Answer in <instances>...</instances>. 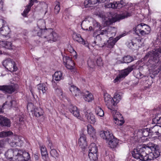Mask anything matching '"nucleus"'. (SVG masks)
Masks as SVG:
<instances>
[{"label":"nucleus","instance_id":"nucleus-38","mask_svg":"<svg viewBox=\"0 0 161 161\" xmlns=\"http://www.w3.org/2000/svg\"><path fill=\"white\" fill-rule=\"evenodd\" d=\"M48 147L51 149L50 154L51 156L54 158L57 157L58 156V153L57 151L53 148V147L52 146V143L50 142L48 144Z\"/></svg>","mask_w":161,"mask_h":161},{"label":"nucleus","instance_id":"nucleus-16","mask_svg":"<svg viewBox=\"0 0 161 161\" xmlns=\"http://www.w3.org/2000/svg\"><path fill=\"white\" fill-rule=\"evenodd\" d=\"M104 99L106 105L110 110H113L115 107V103H114L113 98L108 94L104 95Z\"/></svg>","mask_w":161,"mask_h":161},{"label":"nucleus","instance_id":"nucleus-19","mask_svg":"<svg viewBox=\"0 0 161 161\" xmlns=\"http://www.w3.org/2000/svg\"><path fill=\"white\" fill-rule=\"evenodd\" d=\"M101 137L106 141V143L111 138L113 137L112 133L108 130H102L100 132Z\"/></svg>","mask_w":161,"mask_h":161},{"label":"nucleus","instance_id":"nucleus-54","mask_svg":"<svg viewBox=\"0 0 161 161\" xmlns=\"http://www.w3.org/2000/svg\"><path fill=\"white\" fill-rule=\"evenodd\" d=\"M4 118L3 116L0 115V124L1 125H2Z\"/></svg>","mask_w":161,"mask_h":161},{"label":"nucleus","instance_id":"nucleus-51","mask_svg":"<svg viewBox=\"0 0 161 161\" xmlns=\"http://www.w3.org/2000/svg\"><path fill=\"white\" fill-rule=\"evenodd\" d=\"M84 5L86 8L90 7L92 6L90 0H85L84 2Z\"/></svg>","mask_w":161,"mask_h":161},{"label":"nucleus","instance_id":"nucleus-18","mask_svg":"<svg viewBox=\"0 0 161 161\" xmlns=\"http://www.w3.org/2000/svg\"><path fill=\"white\" fill-rule=\"evenodd\" d=\"M124 36L123 35H121L114 38L112 37H110L106 43V47L110 48H113L117 42Z\"/></svg>","mask_w":161,"mask_h":161},{"label":"nucleus","instance_id":"nucleus-15","mask_svg":"<svg viewBox=\"0 0 161 161\" xmlns=\"http://www.w3.org/2000/svg\"><path fill=\"white\" fill-rule=\"evenodd\" d=\"M85 117L89 123L94 124L96 122V119L95 115L90 110H84Z\"/></svg>","mask_w":161,"mask_h":161},{"label":"nucleus","instance_id":"nucleus-30","mask_svg":"<svg viewBox=\"0 0 161 161\" xmlns=\"http://www.w3.org/2000/svg\"><path fill=\"white\" fill-rule=\"evenodd\" d=\"M87 131L88 134L90 136L95 138L96 137V132L95 129L91 125H88L87 126Z\"/></svg>","mask_w":161,"mask_h":161},{"label":"nucleus","instance_id":"nucleus-35","mask_svg":"<svg viewBox=\"0 0 161 161\" xmlns=\"http://www.w3.org/2000/svg\"><path fill=\"white\" fill-rule=\"evenodd\" d=\"M53 79L56 81H59L63 79L62 73L61 71H58L55 72L53 76Z\"/></svg>","mask_w":161,"mask_h":161},{"label":"nucleus","instance_id":"nucleus-39","mask_svg":"<svg viewBox=\"0 0 161 161\" xmlns=\"http://www.w3.org/2000/svg\"><path fill=\"white\" fill-rule=\"evenodd\" d=\"M37 87L39 92H40L41 91L43 94L45 93L47 90V87L44 84H40L38 85Z\"/></svg>","mask_w":161,"mask_h":161},{"label":"nucleus","instance_id":"nucleus-56","mask_svg":"<svg viewBox=\"0 0 161 161\" xmlns=\"http://www.w3.org/2000/svg\"><path fill=\"white\" fill-rule=\"evenodd\" d=\"M24 115L19 116L18 118L19 119V121L20 122H22L23 120L24 119Z\"/></svg>","mask_w":161,"mask_h":161},{"label":"nucleus","instance_id":"nucleus-20","mask_svg":"<svg viewBox=\"0 0 161 161\" xmlns=\"http://www.w3.org/2000/svg\"><path fill=\"white\" fill-rule=\"evenodd\" d=\"M69 108L70 112L74 116L80 119H82V117L80 114L79 110L75 106L73 105H70L69 106Z\"/></svg>","mask_w":161,"mask_h":161},{"label":"nucleus","instance_id":"nucleus-13","mask_svg":"<svg viewBox=\"0 0 161 161\" xmlns=\"http://www.w3.org/2000/svg\"><path fill=\"white\" fill-rule=\"evenodd\" d=\"M3 64L6 69L11 72L17 70V68L16 66L15 62L11 59L8 58L4 60Z\"/></svg>","mask_w":161,"mask_h":161},{"label":"nucleus","instance_id":"nucleus-41","mask_svg":"<svg viewBox=\"0 0 161 161\" xmlns=\"http://www.w3.org/2000/svg\"><path fill=\"white\" fill-rule=\"evenodd\" d=\"M131 15V13L126 12L122 13V14L118 15L117 16V18L118 19H123L130 16Z\"/></svg>","mask_w":161,"mask_h":161},{"label":"nucleus","instance_id":"nucleus-45","mask_svg":"<svg viewBox=\"0 0 161 161\" xmlns=\"http://www.w3.org/2000/svg\"><path fill=\"white\" fill-rule=\"evenodd\" d=\"M3 120L2 126H6L8 127H10L11 124L10 120L4 117Z\"/></svg>","mask_w":161,"mask_h":161},{"label":"nucleus","instance_id":"nucleus-53","mask_svg":"<svg viewBox=\"0 0 161 161\" xmlns=\"http://www.w3.org/2000/svg\"><path fill=\"white\" fill-rule=\"evenodd\" d=\"M91 6L99 3L98 0H90Z\"/></svg>","mask_w":161,"mask_h":161},{"label":"nucleus","instance_id":"nucleus-24","mask_svg":"<svg viewBox=\"0 0 161 161\" xmlns=\"http://www.w3.org/2000/svg\"><path fill=\"white\" fill-rule=\"evenodd\" d=\"M73 37L75 41L81 44L84 45L86 47L89 48V44L87 43V42L85 41L81 37L80 35L75 33H74L73 35Z\"/></svg>","mask_w":161,"mask_h":161},{"label":"nucleus","instance_id":"nucleus-40","mask_svg":"<svg viewBox=\"0 0 161 161\" xmlns=\"http://www.w3.org/2000/svg\"><path fill=\"white\" fill-rule=\"evenodd\" d=\"M134 41H130L127 43V46L129 48L135 49L137 48V43L135 42Z\"/></svg>","mask_w":161,"mask_h":161},{"label":"nucleus","instance_id":"nucleus-62","mask_svg":"<svg viewBox=\"0 0 161 161\" xmlns=\"http://www.w3.org/2000/svg\"><path fill=\"white\" fill-rule=\"evenodd\" d=\"M2 96V95L0 94V97H1Z\"/></svg>","mask_w":161,"mask_h":161},{"label":"nucleus","instance_id":"nucleus-29","mask_svg":"<svg viewBox=\"0 0 161 161\" xmlns=\"http://www.w3.org/2000/svg\"><path fill=\"white\" fill-rule=\"evenodd\" d=\"M16 104L17 102L16 100H13L10 97H8L7 101L3 104L2 108H4V107L5 105H7L8 107H15Z\"/></svg>","mask_w":161,"mask_h":161},{"label":"nucleus","instance_id":"nucleus-55","mask_svg":"<svg viewBox=\"0 0 161 161\" xmlns=\"http://www.w3.org/2000/svg\"><path fill=\"white\" fill-rule=\"evenodd\" d=\"M142 43L141 40H137V44L138 45L139 47H141L142 45Z\"/></svg>","mask_w":161,"mask_h":161},{"label":"nucleus","instance_id":"nucleus-5","mask_svg":"<svg viewBox=\"0 0 161 161\" xmlns=\"http://www.w3.org/2000/svg\"><path fill=\"white\" fill-rule=\"evenodd\" d=\"M52 31V29L44 30L42 35L41 36L42 37L45 39V40L50 42L57 41L59 38V36L56 32L53 31Z\"/></svg>","mask_w":161,"mask_h":161},{"label":"nucleus","instance_id":"nucleus-47","mask_svg":"<svg viewBox=\"0 0 161 161\" xmlns=\"http://www.w3.org/2000/svg\"><path fill=\"white\" fill-rule=\"evenodd\" d=\"M114 123L118 125H122L124 123V121L122 118L119 119L114 120Z\"/></svg>","mask_w":161,"mask_h":161},{"label":"nucleus","instance_id":"nucleus-11","mask_svg":"<svg viewBox=\"0 0 161 161\" xmlns=\"http://www.w3.org/2000/svg\"><path fill=\"white\" fill-rule=\"evenodd\" d=\"M88 156L91 160H96L97 159L98 149L97 146L94 143H92L89 147Z\"/></svg>","mask_w":161,"mask_h":161},{"label":"nucleus","instance_id":"nucleus-8","mask_svg":"<svg viewBox=\"0 0 161 161\" xmlns=\"http://www.w3.org/2000/svg\"><path fill=\"white\" fill-rule=\"evenodd\" d=\"M144 147L146 149L149 148L152 151L149 154H147V156L148 157V160H151L159 157L160 153L158 147L157 145L152 144L151 146H146Z\"/></svg>","mask_w":161,"mask_h":161},{"label":"nucleus","instance_id":"nucleus-48","mask_svg":"<svg viewBox=\"0 0 161 161\" xmlns=\"http://www.w3.org/2000/svg\"><path fill=\"white\" fill-rule=\"evenodd\" d=\"M55 4L56 5L54 8V12L55 13L57 14L59 13L60 10V5L58 2H56Z\"/></svg>","mask_w":161,"mask_h":161},{"label":"nucleus","instance_id":"nucleus-12","mask_svg":"<svg viewBox=\"0 0 161 161\" xmlns=\"http://www.w3.org/2000/svg\"><path fill=\"white\" fill-rule=\"evenodd\" d=\"M27 109L32 112V114L36 117H39L43 115L44 111L41 108H34L33 104L29 103L27 105Z\"/></svg>","mask_w":161,"mask_h":161},{"label":"nucleus","instance_id":"nucleus-33","mask_svg":"<svg viewBox=\"0 0 161 161\" xmlns=\"http://www.w3.org/2000/svg\"><path fill=\"white\" fill-rule=\"evenodd\" d=\"M153 124H160L161 123V112H158L153 119Z\"/></svg>","mask_w":161,"mask_h":161},{"label":"nucleus","instance_id":"nucleus-17","mask_svg":"<svg viewBox=\"0 0 161 161\" xmlns=\"http://www.w3.org/2000/svg\"><path fill=\"white\" fill-rule=\"evenodd\" d=\"M63 61L67 68L69 69H74L75 64L71 58L69 56H64L63 57Z\"/></svg>","mask_w":161,"mask_h":161},{"label":"nucleus","instance_id":"nucleus-25","mask_svg":"<svg viewBox=\"0 0 161 161\" xmlns=\"http://www.w3.org/2000/svg\"><path fill=\"white\" fill-rule=\"evenodd\" d=\"M106 32L104 35H105L106 36L109 37H112L114 36L116 33L117 31L116 29L114 27L109 26H106Z\"/></svg>","mask_w":161,"mask_h":161},{"label":"nucleus","instance_id":"nucleus-60","mask_svg":"<svg viewBox=\"0 0 161 161\" xmlns=\"http://www.w3.org/2000/svg\"><path fill=\"white\" fill-rule=\"evenodd\" d=\"M30 91H31V93L32 94V96L34 97V94L33 93V92L32 91V90H31V89H30Z\"/></svg>","mask_w":161,"mask_h":161},{"label":"nucleus","instance_id":"nucleus-9","mask_svg":"<svg viewBox=\"0 0 161 161\" xmlns=\"http://www.w3.org/2000/svg\"><path fill=\"white\" fill-rule=\"evenodd\" d=\"M37 26L36 27L33 31L34 36H41L42 35L45 27V22L44 20L40 19L37 22Z\"/></svg>","mask_w":161,"mask_h":161},{"label":"nucleus","instance_id":"nucleus-6","mask_svg":"<svg viewBox=\"0 0 161 161\" xmlns=\"http://www.w3.org/2000/svg\"><path fill=\"white\" fill-rule=\"evenodd\" d=\"M133 30L136 33H139L143 36L148 35L151 32L150 27L147 25L143 23L137 25L133 28Z\"/></svg>","mask_w":161,"mask_h":161},{"label":"nucleus","instance_id":"nucleus-2","mask_svg":"<svg viewBox=\"0 0 161 161\" xmlns=\"http://www.w3.org/2000/svg\"><path fill=\"white\" fill-rule=\"evenodd\" d=\"M161 42L159 48L154 49L148 52L144 58V60L149 59L146 64L149 70H153L156 67L159 63L161 62Z\"/></svg>","mask_w":161,"mask_h":161},{"label":"nucleus","instance_id":"nucleus-63","mask_svg":"<svg viewBox=\"0 0 161 161\" xmlns=\"http://www.w3.org/2000/svg\"><path fill=\"white\" fill-rule=\"evenodd\" d=\"M2 54V52L0 51V54Z\"/></svg>","mask_w":161,"mask_h":161},{"label":"nucleus","instance_id":"nucleus-23","mask_svg":"<svg viewBox=\"0 0 161 161\" xmlns=\"http://www.w3.org/2000/svg\"><path fill=\"white\" fill-rule=\"evenodd\" d=\"M78 144L82 149H85L87 147V142L85 135H81L78 141Z\"/></svg>","mask_w":161,"mask_h":161},{"label":"nucleus","instance_id":"nucleus-64","mask_svg":"<svg viewBox=\"0 0 161 161\" xmlns=\"http://www.w3.org/2000/svg\"><path fill=\"white\" fill-rule=\"evenodd\" d=\"M64 18H65V19H67V18H66V17H64Z\"/></svg>","mask_w":161,"mask_h":161},{"label":"nucleus","instance_id":"nucleus-14","mask_svg":"<svg viewBox=\"0 0 161 161\" xmlns=\"http://www.w3.org/2000/svg\"><path fill=\"white\" fill-rule=\"evenodd\" d=\"M127 3L125 0H121L120 2H114L105 5V7L107 8H112L114 9H119L124 7L128 8Z\"/></svg>","mask_w":161,"mask_h":161},{"label":"nucleus","instance_id":"nucleus-32","mask_svg":"<svg viewBox=\"0 0 161 161\" xmlns=\"http://www.w3.org/2000/svg\"><path fill=\"white\" fill-rule=\"evenodd\" d=\"M83 98L87 102H90L94 99L93 95L88 91H86L84 93Z\"/></svg>","mask_w":161,"mask_h":161},{"label":"nucleus","instance_id":"nucleus-59","mask_svg":"<svg viewBox=\"0 0 161 161\" xmlns=\"http://www.w3.org/2000/svg\"><path fill=\"white\" fill-rule=\"evenodd\" d=\"M127 161H134L133 159L131 158H128L127 159Z\"/></svg>","mask_w":161,"mask_h":161},{"label":"nucleus","instance_id":"nucleus-57","mask_svg":"<svg viewBox=\"0 0 161 161\" xmlns=\"http://www.w3.org/2000/svg\"><path fill=\"white\" fill-rule=\"evenodd\" d=\"M109 0H98V2L100 3H106L109 2Z\"/></svg>","mask_w":161,"mask_h":161},{"label":"nucleus","instance_id":"nucleus-21","mask_svg":"<svg viewBox=\"0 0 161 161\" xmlns=\"http://www.w3.org/2000/svg\"><path fill=\"white\" fill-rule=\"evenodd\" d=\"M17 86L16 85L11 86H0V90L5 92L12 93L14 91Z\"/></svg>","mask_w":161,"mask_h":161},{"label":"nucleus","instance_id":"nucleus-46","mask_svg":"<svg viewBox=\"0 0 161 161\" xmlns=\"http://www.w3.org/2000/svg\"><path fill=\"white\" fill-rule=\"evenodd\" d=\"M31 8L30 7L27 5L25 7L23 12L22 13V15L24 17H26L29 12L30 11Z\"/></svg>","mask_w":161,"mask_h":161},{"label":"nucleus","instance_id":"nucleus-49","mask_svg":"<svg viewBox=\"0 0 161 161\" xmlns=\"http://www.w3.org/2000/svg\"><path fill=\"white\" fill-rule=\"evenodd\" d=\"M68 49L69 52L72 54V56H73L74 57H75V58H76V53L72 47L70 46V47H69V49Z\"/></svg>","mask_w":161,"mask_h":161},{"label":"nucleus","instance_id":"nucleus-61","mask_svg":"<svg viewBox=\"0 0 161 161\" xmlns=\"http://www.w3.org/2000/svg\"><path fill=\"white\" fill-rule=\"evenodd\" d=\"M35 157L36 159H37L38 158V157L37 156V155H35Z\"/></svg>","mask_w":161,"mask_h":161},{"label":"nucleus","instance_id":"nucleus-58","mask_svg":"<svg viewBox=\"0 0 161 161\" xmlns=\"http://www.w3.org/2000/svg\"><path fill=\"white\" fill-rule=\"evenodd\" d=\"M161 70V69H158L156 71V72L155 73H154V74H158L159 72V71Z\"/></svg>","mask_w":161,"mask_h":161},{"label":"nucleus","instance_id":"nucleus-50","mask_svg":"<svg viewBox=\"0 0 161 161\" xmlns=\"http://www.w3.org/2000/svg\"><path fill=\"white\" fill-rule=\"evenodd\" d=\"M96 63L98 66H102L103 63L102 58L100 57L97 58L96 61Z\"/></svg>","mask_w":161,"mask_h":161},{"label":"nucleus","instance_id":"nucleus-43","mask_svg":"<svg viewBox=\"0 0 161 161\" xmlns=\"http://www.w3.org/2000/svg\"><path fill=\"white\" fill-rule=\"evenodd\" d=\"M96 59L92 58H89L87 61V64L89 67L93 68L96 65Z\"/></svg>","mask_w":161,"mask_h":161},{"label":"nucleus","instance_id":"nucleus-10","mask_svg":"<svg viewBox=\"0 0 161 161\" xmlns=\"http://www.w3.org/2000/svg\"><path fill=\"white\" fill-rule=\"evenodd\" d=\"M134 65H132L128 67L127 68L121 70L113 80V82L115 83H118L123 78L131 72L133 69Z\"/></svg>","mask_w":161,"mask_h":161},{"label":"nucleus","instance_id":"nucleus-22","mask_svg":"<svg viewBox=\"0 0 161 161\" xmlns=\"http://www.w3.org/2000/svg\"><path fill=\"white\" fill-rule=\"evenodd\" d=\"M119 140L113 136V137L111 138L107 142L108 147L114 149L118 147L119 145Z\"/></svg>","mask_w":161,"mask_h":161},{"label":"nucleus","instance_id":"nucleus-26","mask_svg":"<svg viewBox=\"0 0 161 161\" xmlns=\"http://www.w3.org/2000/svg\"><path fill=\"white\" fill-rule=\"evenodd\" d=\"M20 150L22 152L18 155L17 161H27L30 158L29 153Z\"/></svg>","mask_w":161,"mask_h":161},{"label":"nucleus","instance_id":"nucleus-1","mask_svg":"<svg viewBox=\"0 0 161 161\" xmlns=\"http://www.w3.org/2000/svg\"><path fill=\"white\" fill-rule=\"evenodd\" d=\"M88 20H87L83 21L81 24L82 28L83 30L88 31L95 30L94 35L96 36V37L95 41L94 42V43L100 46V43L101 41V38L100 37V35H103L106 32V26L101 25L99 23L93 20L92 21L93 28L92 26H90L88 29L85 26V25L88 23Z\"/></svg>","mask_w":161,"mask_h":161},{"label":"nucleus","instance_id":"nucleus-4","mask_svg":"<svg viewBox=\"0 0 161 161\" xmlns=\"http://www.w3.org/2000/svg\"><path fill=\"white\" fill-rule=\"evenodd\" d=\"M13 133L11 131H2L0 133V137H3L8 136L7 142L11 146H21L23 143L22 138L21 136L16 135H13Z\"/></svg>","mask_w":161,"mask_h":161},{"label":"nucleus","instance_id":"nucleus-27","mask_svg":"<svg viewBox=\"0 0 161 161\" xmlns=\"http://www.w3.org/2000/svg\"><path fill=\"white\" fill-rule=\"evenodd\" d=\"M40 148L42 158L44 161H48L49 157L46 147L45 146L42 145L40 146Z\"/></svg>","mask_w":161,"mask_h":161},{"label":"nucleus","instance_id":"nucleus-34","mask_svg":"<svg viewBox=\"0 0 161 161\" xmlns=\"http://www.w3.org/2000/svg\"><path fill=\"white\" fill-rule=\"evenodd\" d=\"M116 107H115L113 110H110L112 114L114 120L119 119L122 118V117L121 114L118 112H117L116 109Z\"/></svg>","mask_w":161,"mask_h":161},{"label":"nucleus","instance_id":"nucleus-52","mask_svg":"<svg viewBox=\"0 0 161 161\" xmlns=\"http://www.w3.org/2000/svg\"><path fill=\"white\" fill-rule=\"evenodd\" d=\"M36 2V0H30L28 4L27 5L31 8V7L34 4V3Z\"/></svg>","mask_w":161,"mask_h":161},{"label":"nucleus","instance_id":"nucleus-44","mask_svg":"<svg viewBox=\"0 0 161 161\" xmlns=\"http://www.w3.org/2000/svg\"><path fill=\"white\" fill-rule=\"evenodd\" d=\"M55 92L61 99H63L65 98V97L64 95V94L63 93L62 91L60 88H58L56 89Z\"/></svg>","mask_w":161,"mask_h":161},{"label":"nucleus","instance_id":"nucleus-3","mask_svg":"<svg viewBox=\"0 0 161 161\" xmlns=\"http://www.w3.org/2000/svg\"><path fill=\"white\" fill-rule=\"evenodd\" d=\"M148 129H143L136 130L135 131V136L139 138L148 136L149 138H155L161 136V126L155 125Z\"/></svg>","mask_w":161,"mask_h":161},{"label":"nucleus","instance_id":"nucleus-31","mask_svg":"<svg viewBox=\"0 0 161 161\" xmlns=\"http://www.w3.org/2000/svg\"><path fill=\"white\" fill-rule=\"evenodd\" d=\"M0 47H3L9 49L13 50L15 48V46L12 45L11 42L7 41H0Z\"/></svg>","mask_w":161,"mask_h":161},{"label":"nucleus","instance_id":"nucleus-7","mask_svg":"<svg viewBox=\"0 0 161 161\" xmlns=\"http://www.w3.org/2000/svg\"><path fill=\"white\" fill-rule=\"evenodd\" d=\"M133 157L140 161H147L148 160V157L147 154L143 151V149L138 147L134 149L132 152Z\"/></svg>","mask_w":161,"mask_h":161},{"label":"nucleus","instance_id":"nucleus-37","mask_svg":"<svg viewBox=\"0 0 161 161\" xmlns=\"http://www.w3.org/2000/svg\"><path fill=\"white\" fill-rule=\"evenodd\" d=\"M95 111V114L98 116L102 117L104 115V112L103 110L99 106L96 107Z\"/></svg>","mask_w":161,"mask_h":161},{"label":"nucleus","instance_id":"nucleus-28","mask_svg":"<svg viewBox=\"0 0 161 161\" xmlns=\"http://www.w3.org/2000/svg\"><path fill=\"white\" fill-rule=\"evenodd\" d=\"M69 89L73 95L75 97L78 98L81 95V93L80 90L75 86L73 85H71Z\"/></svg>","mask_w":161,"mask_h":161},{"label":"nucleus","instance_id":"nucleus-42","mask_svg":"<svg viewBox=\"0 0 161 161\" xmlns=\"http://www.w3.org/2000/svg\"><path fill=\"white\" fill-rule=\"evenodd\" d=\"M121 96L118 93H115L113 98L114 103H115V107H116L117 104L119 103L121 99Z\"/></svg>","mask_w":161,"mask_h":161},{"label":"nucleus","instance_id":"nucleus-36","mask_svg":"<svg viewBox=\"0 0 161 161\" xmlns=\"http://www.w3.org/2000/svg\"><path fill=\"white\" fill-rule=\"evenodd\" d=\"M133 60V58L130 56H127L123 58L122 60L120 61H118V63H128L131 62Z\"/></svg>","mask_w":161,"mask_h":161}]
</instances>
